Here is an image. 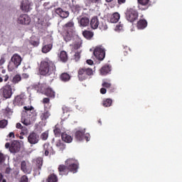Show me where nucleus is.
<instances>
[{"instance_id":"56","label":"nucleus","mask_w":182,"mask_h":182,"mask_svg":"<svg viewBox=\"0 0 182 182\" xmlns=\"http://www.w3.org/2000/svg\"><path fill=\"white\" fill-rule=\"evenodd\" d=\"M4 63H5V58H1L0 60V65H2Z\"/></svg>"},{"instance_id":"31","label":"nucleus","mask_w":182,"mask_h":182,"mask_svg":"<svg viewBox=\"0 0 182 182\" xmlns=\"http://www.w3.org/2000/svg\"><path fill=\"white\" fill-rule=\"evenodd\" d=\"M60 79L62 82H69L70 80V75L68 74V73H63L60 76Z\"/></svg>"},{"instance_id":"33","label":"nucleus","mask_w":182,"mask_h":182,"mask_svg":"<svg viewBox=\"0 0 182 182\" xmlns=\"http://www.w3.org/2000/svg\"><path fill=\"white\" fill-rule=\"evenodd\" d=\"M50 116V112L48 110L45 109V111L41 113L40 117L41 120H48Z\"/></svg>"},{"instance_id":"52","label":"nucleus","mask_w":182,"mask_h":182,"mask_svg":"<svg viewBox=\"0 0 182 182\" xmlns=\"http://www.w3.org/2000/svg\"><path fill=\"white\" fill-rule=\"evenodd\" d=\"M2 77H4V82H6L7 80H9V75H5L4 76H2Z\"/></svg>"},{"instance_id":"2","label":"nucleus","mask_w":182,"mask_h":182,"mask_svg":"<svg viewBox=\"0 0 182 182\" xmlns=\"http://www.w3.org/2000/svg\"><path fill=\"white\" fill-rule=\"evenodd\" d=\"M78 168L77 161L73 159H68L65 161V165H59L58 170L60 176H68L69 171L77 173Z\"/></svg>"},{"instance_id":"48","label":"nucleus","mask_w":182,"mask_h":182,"mask_svg":"<svg viewBox=\"0 0 182 182\" xmlns=\"http://www.w3.org/2000/svg\"><path fill=\"white\" fill-rule=\"evenodd\" d=\"M73 48L75 50H77V49H79V48H80V44L79 43H74L73 45Z\"/></svg>"},{"instance_id":"62","label":"nucleus","mask_w":182,"mask_h":182,"mask_svg":"<svg viewBox=\"0 0 182 182\" xmlns=\"http://www.w3.org/2000/svg\"><path fill=\"white\" fill-rule=\"evenodd\" d=\"M2 178H4V176L2 173H0V182L2 181Z\"/></svg>"},{"instance_id":"1","label":"nucleus","mask_w":182,"mask_h":182,"mask_svg":"<svg viewBox=\"0 0 182 182\" xmlns=\"http://www.w3.org/2000/svg\"><path fill=\"white\" fill-rule=\"evenodd\" d=\"M38 73L41 76H52L56 73V64L46 58L40 63Z\"/></svg>"},{"instance_id":"51","label":"nucleus","mask_w":182,"mask_h":182,"mask_svg":"<svg viewBox=\"0 0 182 182\" xmlns=\"http://www.w3.org/2000/svg\"><path fill=\"white\" fill-rule=\"evenodd\" d=\"M106 92H107L106 88L102 87V88L100 89V93H101L102 95H106Z\"/></svg>"},{"instance_id":"46","label":"nucleus","mask_w":182,"mask_h":182,"mask_svg":"<svg viewBox=\"0 0 182 182\" xmlns=\"http://www.w3.org/2000/svg\"><path fill=\"white\" fill-rule=\"evenodd\" d=\"M102 86L103 87H106L107 89H110V87H112V84L111 83H109L107 82H104L102 84Z\"/></svg>"},{"instance_id":"19","label":"nucleus","mask_w":182,"mask_h":182,"mask_svg":"<svg viewBox=\"0 0 182 182\" xmlns=\"http://www.w3.org/2000/svg\"><path fill=\"white\" fill-rule=\"evenodd\" d=\"M55 12L58 16H60V18H66L69 16V12L68 11H64L60 7L55 9Z\"/></svg>"},{"instance_id":"34","label":"nucleus","mask_w":182,"mask_h":182,"mask_svg":"<svg viewBox=\"0 0 182 182\" xmlns=\"http://www.w3.org/2000/svg\"><path fill=\"white\" fill-rule=\"evenodd\" d=\"M113 103V100L110 98H107L103 100L102 102V106L104 107H110L112 106V104Z\"/></svg>"},{"instance_id":"43","label":"nucleus","mask_w":182,"mask_h":182,"mask_svg":"<svg viewBox=\"0 0 182 182\" xmlns=\"http://www.w3.org/2000/svg\"><path fill=\"white\" fill-rule=\"evenodd\" d=\"M48 137H49V133L48 132H43L41 135V140H48Z\"/></svg>"},{"instance_id":"17","label":"nucleus","mask_w":182,"mask_h":182,"mask_svg":"<svg viewBox=\"0 0 182 182\" xmlns=\"http://www.w3.org/2000/svg\"><path fill=\"white\" fill-rule=\"evenodd\" d=\"M63 29L64 32H73L75 31V22L72 20L68 21L63 26Z\"/></svg>"},{"instance_id":"28","label":"nucleus","mask_w":182,"mask_h":182,"mask_svg":"<svg viewBox=\"0 0 182 182\" xmlns=\"http://www.w3.org/2000/svg\"><path fill=\"white\" fill-rule=\"evenodd\" d=\"M120 19V14L115 12L112 14L110 17V22L112 23H117Z\"/></svg>"},{"instance_id":"30","label":"nucleus","mask_w":182,"mask_h":182,"mask_svg":"<svg viewBox=\"0 0 182 182\" xmlns=\"http://www.w3.org/2000/svg\"><path fill=\"white\" fill-rule=\"evenodd\" d=\"M14 106H22L23 105V99L21 95L16 96L14 100Z\"/></svg>"},{"instance_id":"23","label":"nucleus","mask_w":182,"mask_h":182,"mask_svg":"<svg viewBox=\"0 0 182 182\" xmlns=\"http://www.w3.org/2000/svg\"><path fill=\"white\" fill-rule=\"evenodd\" d=\"M59 59H60V62H62L63 63H66V62H68V60H69V57L68 56V53L65 50L60 51V53L59 54Z\"/></svg>"},{"instance_id":"55","label":"nucleus","mask_w":182,"mask_h":182,"mask_svg":"<svg viewBox=\"0 0 182 182\" xmlns=\"http://www.w3.org/2000/svg\"><path fill=\"white\" fill-rule=\"evenodd\" d=\"M86 63H87V65H93V60H87Z\"/></svg>"},{"instance_id":"44","label":"nucleus","mask_w":182,"mask_h":182,"mask_svg":"<svg viewBox=\"0 0 182 182\" xmlns=\"http://www.w3.org/2000/svg\"><path fill=\"white\" fill-rule=\"evenodd\" d=\"M80 51H77L75 55H74V59L75 60V62H78V60H80Z\"/></svg>"},{"instance_id":"53","label":"nucleus","mask_w":182,"mask_h":182,"mask_svg":"<svg viewBox=\"0 0 182 182\" xmlns=\"http://www.w3.org/2000/svg\"><path fill=\"white\" fill-rule=\"evenodd\" d=\"M16 129H20V130L22 129L23 126L21 123H17L16 125Z\"/></svg>"},{"instance_id":"57","label":"nucleus","mask_w":182,"mask_h":182,"mask_svg":"<svg viewBox=\"0 0 182 182\" xmlns=\"http://www.w3.org/2000/svg\"><path fill=\"white\" fill-rule=\"evenodd\" d=\"M9 137H13L15 138V134L14 132H10L9 134Z\"/></svg>"},{"instance_id":"54","label":"nucleus","mask_w":182,"mask_h":182,"mask_svg":"<svg viewBox=\"0 0 182 182\" xmlns=\"http://www.w3.org/2000/svg\"><path fill=\"white\" fill-rule=\"evenodd\" d=\"M117 28L119 29V31H122V29H123V24H120L119 23V24L117 26Z\"/></svg>"},{"instance_id":"32","label":"nucleus","mask_w":182,"mask_h":182,"mask_svg":"<svg viewBox=\"0 0 182 182\" xmlns=\"http://www.w3.org/2000/svg\"><path fill=\"white\" fill-rule=\"evenodd\" d=\"M110 66L109 65H105L100 69V73L103 76H105V75H107L109 72H110Z\"/></svg>"},{"instance_id":"64","label":"nucleus","mask_w":182,"mask_h":182,"mask_svg":"<svg viewBox=\"0 0 182 182\" xmlns=\"http://www.w3.org/2000/svg\"><path fill=\"white\" fill-rule=\"evenodd\" d=\"M106 1V2H112V1H113V0H105Z\"/></svg>"},{"instance_id":"40","label":"nucleus","mask_w":182,"mask_h":182,"mask_svg":"<svg viewBox=\"0 0 182 182\" xmlns=\"http://www.w3.org/2000/svg\"><path fill=\"white\" fill-rule=\"evenodd\" d=\"M102 0H86V4L88 6L93 5V4H101Z\"/></svg>"},{"instance_id":"20","label":"nucleus","mask_w":182,"mask_h":182,"mask_svg":"<svg viewBox=\"0 0 182 182\" xmlns=\"http://www.w3.org/2000/svg\"><path fill=\"white\" fill-rule=\"evenodd\" d=\"M21 9L23 12H29L31 11V2L28 0H23L21 4Z\"/></svg>"},{"instance_id":"50","label":"nucleus","mask_w":182,"mask_h":182,"mask_svg":"<svg viewBox=\"0 0 182 182\" xmlns=\"http://www.w3.org/2000/svg\"><path fill=\"white\" fill-rule=\"evenodd\" d=\"M21 130L22 131L21 133H23V134L28 133V128H26V127H21Z\"/></svg>"},{"instance_id":"7","label":"nucleus","mask_w":182,"mask_h":182,"mask_svg":"<svg viewBox=\"0 0 182 182\" xmlns=\"http://www.w3.org/2000/svg\"><path fill=\"white\" fill-rule=\"evenodd\" d=\"M0 93L4 99H11L12 95H14V92H12V85L9 83L6 84L1 88Z\"/></svg>"},{"instance_id":"47","label":"nucleus","mask_w":182,"mask_h":182,"mask_svg":"<svg viewBox=\"0 0 182 182\" xmlns=\"http://www.w3.org/2000/svg\"><path fill=\"white\" fill-rule=\"evenodd\" d=\"M43 105H48V103H50V99L49 97L43 98Z\"/></svg>"},{"instance_id":"59","label":"nucleus","mask_w":182,"mask_h":182,"mask_svg":"<svg viewBox=\"0 0 182 182\" xmlns=\"http://www.w3.org/2000/svg\"><path fill=\"white\" fill-rule=\"evenodd\" d=\"M126 2V0H118V4L119 5H122V4H124Z\"/></svg>"},{"instance_id":"18","label":"nucleus","mask_w":182,"mask_h":182,"mask_svg":"<svg viewBox=\"0 0 182 182\" xmlns=\"http://www.w3.org/2000/svg\"><path fill=\"white\" fill-rule=\"evenodd\" d=\"M21 150V144L18 141H14L10 146V151L11 153H18Z\"/></svg>"},{"instance_id":"39","label":"nucleus","mask_w":182,"mask_h":182,"mask_svg":"<svg viewBox=\"0 0 182 182\" xmlns=\"http://www.w3.org/2000/svg\"><path fill=\"white\" fill-rule=\"evenodd\" d=\"M21 80H22V77L19 75H16L12 79V83L16 85V83H19Z\"/></svg>"},{"instance_id":"37","label":"nucleus","mask_w":182,"mask_h":182,"mask_svg":"<svg viewBox=\"0 0 182 182\" xmlns=\"http://www.w3.org/2000/svg\"><path fill=\"white\" fill-rule=\"evenodd\" d=\"M47 182H58V176L54 173L49 175L47 178Z\"/></svg>"},{"instance_id":"49","label":"nucleus","mask_w":182,"mask_h":182,"mask_svg":"<svg viewBox=\"0 0 182 182\" xmlns=\"http://www.w3.org/2000/svg\"><path fill=\"white\" fill-rule=\"evenodd\" d=\"M5 161V156L4 154L0 153V163H4Z\"/></svg>"},{"instance_id":"9","label":"nucleus","mask_w":182,"mask_h":182,"mask_svg":"<svg viewBox=\"0 0 182 182\" xmlns=\"http://www.w3.org/2000/svg\"><path fill=\"white\" fill-rule=\"evenodd\" d=\"M85 130H78L75 132V139L77 141H82V140H86L87 141H90V134H85Z\"/></svg>"},{"instance_id":"8","label":"nucleus","mask_w":182,"mask_h":182,"mask_svg":"<svg viewBox=\"0 0 182 182\" xmlns=\"http://www.w3.org/2000/svg\"><path fill=\"white\" fill-rule=\"evenodd\" d=\"M93 55L98 60H103L106 58V50L102 48V46H97L93 51Z\"/></svg>"},{"instance_id":"60","label":"nucleus","mask_w":182,"mask_h":182,"mask_svg":"<svg viewBox=\"0 0 182 182\" xmlns=\"http://www.w3.org/2000/svg\"><path fill=\"white\" fill-rule=\"evenodd\" d=\"M5 147H6V149H11V144H9V143H6V144H5Z\"/></svg>"},{"instance_id":"61","label":"nucleus","mask_w":182,"mask_h":182,"mask_svg":"<svg viewBox=\"0 0 182 182\" xmlns=\"http://www.w3.org/2000/svg\"><path fill=\"white\" fill-rule=\"evenodd\" d=\"M1 73H2L3 75H5V74L6 73V70L3 69V70H1Z\"/></svg>"},{"instance_id":"63","label":"nucleus","mask_w":182,"mask_h":182,"mask_svg":"<svg viewBox=\"0 0 182 182\" xmlns=\"http://www.w3.org/2000/svg\"><path fill=\"white\" fill-rule=\"evenodd\" d=\"M2 82H4V78H2V77H0V83H2Z\"/></svg>"},{"instance_id":"5","label":"nucleus","mask_w":182,"mask_h":182,"mask_svg":"<svg viewBox=\"0 0 182 182\" xmlns=\"http://www.w3.org/2000/svg\"><path fill=\"white\" fill-rule=\"evenodd\" d=\"M77 73L79 80L83 82V80H86L89 76H92V75H93V70L89 68H82L78 70Z\"/></svg>"},{"instance_id":"22","label":"nucleus","mask_w":182,"mask_h":182,"mask_svg":"<svg viewBox=\"0 0 182 182\" xmlns=\"http://www.w3.org/2000/svg\"><path fill=\"white\" fill-rule=\"evenodd\" d=\"M90 23V20L86 16L81 17L80 19L78 20V23H80V26H82L83 28L87 26Z\"/></svg>"},{"instance_id":"29","label":"nucleus","mask_w":182,"mask_h":182,"mask_svg":"<svg viewBox=\"0 0 182 182\" xmlns=\"http://www.w3.org/2000/svg\"><path fill=\"white\" fill-rule=\"evenodd\" d=\"M136 28L138 29H145V28H147V21L140 19L136 23Z\"/></svg>"},{"instance_id":"25","label":"nucleus","mask_w":182,"mask_h":182,"mask_svg":"<svg viewBox=\"0 0 182 182\" xmlns=\"http://www.w3.org/2000/svg\"><path fill=\"white\" fill-rule=\"evenodd\" d=\"M63 39L65 42H70L73 38V32L72 31H64L63 33Z\"/></svg>"},{"instance_id":"4","label":"nucleus","mask_w":182,"mask_h":182,"mask_svg":"<svg viewBox=\"0 0 182 182\" xmlns=\"http://www.w3.org/2000/svg\"><path fill=\"white\" fill-rule=\"evenodd\" d=\"M21 63H22V57L17 53L14 54L8 65L9 72H13L15 69H18Z\"/></svg>"},{"instance_id":"3","label":"nucleus","mask_w":182,"mask_h":182,"mask_svg":"<svg viewBox=\"0 0 182 182\" xmlns=\"http://www.w3.org/2000/svg\"><path fill=\"white\" fill-rule=\"evenodd\" d=\"M25 111H23L21 115V123L25 126H29L31 124V120L29 117L35 114V108L32 106H25L23 107Z\"/></svg>"},{"instance_id":"16","label":"nucleus","mask_w":182,"mask_h":182,"mask_svg":"<svg viewBox=\"0 0 182 182\" xmlns=\"http://www.w3.org/2000/svg\"><path fill=\"white\" fill-rule=\"evenodd\" d=\"M43 151H44V156H46L55 154V151L53 150V147L49 143L44 144Z\"/></svg>"},{"instance_id":"10","label":"nucleus","mask_w":182,"mask_h":182,"mask_svg":"<svg viewBox=\"0 0 182 182\" xmlns=\"http://www.w3.org/2000/svg\"><path fill=\"white\" fill-rule=\"evenodd\" d=\"M53 48V39H49L47 41H45L43 43V47L41 48V52L43 53H49L52 50Z\"/></svg>"},{"instance_id":"36","label":"nucleus","mask_w":182,"mask_h":182,"mask_svg":"<svg viewBox=\"0 0 182 182\" xmlns=\"http://www.w3.org/2000/svg\"><path fill=\"white\" fill-rule=\"evenodd\" d=\"M53 132L55 134V136H56V137H59V136H60V134H62V129H60V127H59V124H56L55 126Z\"/></svg>"},{"instance_id":"21","label":"nucleus","mask_w":182,"mask_h":182,"mask_svg":"<svg viewBox=\"0 0 182 182\" xmlns=\"http://www.w3.org/2000/svg\"><path fill=\"white\" fill-rule=\"evenodd\" d=\"M99 18L97 16H94L90 20V26L92 29H97L99 28Z\"/></svg>"},{"instance_id":"12","label":"nucleus","mask_w":182,"mask_h":182,"mask_svg":"<svg viewBox=\"0 0 182 182\" xmlns=\"http://www.w3.org/2000/svg\"><path fill=\"white\" fill-rule=\"evenodd\" d=\"M39 140V135L36 132H31L28 136V141L30 144H38Z\"/></svg>"},{"instance_id":"27","label":"nucleus","mask_w":182,"mask_h":182,"mask_svg":"<svg viewBox=\"0 0 182 182\" xmlns=\"http://www.w3.org/2000/svg\"><path fill=\"white\" fill-rule=\"evenodd\" d=\"M61 139L65 143H72L73 141V137L65 132L61 134Z\"/></svg>"},{"instance_id":"26","label":"nucleus","mask_w":182,"mask_h":182,"mask_svg":"<svg viewBox=\"0 0 182 182\" xmlns=\"http://www.w3.org/2000/svg\"><path fill=\"white\" fill-rule=\"evenodd\" d=\"M40 40L38 37L35 36H32L29 40V43L32 46H34V48H36L37 46H39Z\"/></svg>"},{"instance_id":"11","label":"nucleus","mask_w":182,"mask_h":182,"mask_svg":"<svg viewBox=\"0 0 182 182\" xmlns=\"http://www.w3.org/2000/svg\"><path fill=\"white\" fill-rule=\"evenodd\" d=\"M36 163V168L33 171L35 172L36 176L37 174H41V170H42V166H43V158L39 156L34 160Z\"/></svg>"},{"instance_id":"41","label":"nucleus","mask_w":182,"mask_h":182,"mask_svg":"<svg viewBox=\"0 0 182 182\" xmlns=\"http://www.w3.org/2000/svg\"><path fill=\"white\" fill-rule=\"evenodd\" d=\"M80 9H82V7H80V6L79 5H74L72 6V11L74 13V14H79V11H80Z\"/></svg>"},{"instance_id":"45","label":"nucleus","mask_w":182,"mask_h":182,"mask_svg":"<svg viewBox=\"0 0 182 182\" xmlns=\"http://www.w3.org/2000/svg\"><path fill=\"white\" fill-rule=\"evenodd\" d=\"M29 178L26 176L23 175L21 177L19 182H28Z\"/></svg>"},{"instance_id":"58","label":"nucleus","mask_w":182,"mask_h":182,"mask_svg":"<svg viewBox=\"0 0 182 182\" xmlns=\"http://www.w3.org/2000/svg\"><path fill=\"white\" fill-rule=\"evenodd\" d=\"M22 77L24 78V79H28V77H29V75L26 73H23L22 75Z\"/></svg>"},{"instance_id":"38","label":"nucleus","mask_w":182,"mask_h":182,"mask_svg":"<svg viewBox=\"0 0 182 182\" xmlns=\"http://www.w3.org/2000/svg\"><path fill=\"white\" fill-rule=\"evenodd\" d=\"M55 146L56 147H58L60 150H65L66 145H65V144H63L62 142V141L58 140L56 143H55Z\"/></svg>"},{"instance_id":"42","label":"nucleus","mask_w":182,"mask_h":182,"mask_svg":"<svg viewBox=\"0 0 182 182\" xmlns=\"http://www.w3.org/2000/svg\"><path fill=\"white\" fill-rule=\"evenodd\" d=\"M8 126V120L3 119L0 121V129H5Z\"/></svg>"},{"instance_id":"14","label":"nucleus","mask_w":182,"mask_h":182,"mask_svg":"<svg viewBox=\"0 0 182 182\" xmlns=\"http://www.w3.org/2000/svg\"><path fill=\"white\" fill-rule=\"evenodd\" d=\"M17 22L21 25H29L31 23V17L27 14H21L18 18Z\"/></svg>"},{"instance_id":"35","label":"nucleus","mask_w":182,"mask_h":182,"mask_svg":"<svg viewBox=\"0 0 182 182\" xmlns=\"http://www.w3.org/2000/svg\"><path fill=\"white\" fill-rule=\"evenodd\" d=\"M82 35L86 39H92V38H93V32L90 31H83Z\"/></svg>"},{"instance_id":"24","label":"nucleus","mask_w":182,"mask_h":182,"mask_svg":"<svg viewBox=\"0 0 182 182\" xmlns=\"http://www.w3.org/2000/svg\"><path fill=\"white\" fill-rule=\"evenodd\" d=\"M44 95L50 99H55V97L56 96L55 91L50 87H48L45 90Z\"/></svg>"},{"instance_id":"13","label":"nucleus","mask_w":182,"mask_h":182,"mask_svg":"<svg viewBox=\"0 0 182 182\" xmlns=\"http://www.w3.org/2000/svg\"><path fill=\"white\" fill-rule=\"evenodd\" d=\"M21 170L25 173V174H31L32 171V166H31V163L26 162V161H21Z\"/></svg>"},{"instance_id":"6","label":"nucleus","mask_w":182,"mask_h":182,"mask_svg":"<svg viewBox=\"0 0 182 182\" xmlns=\"http://www.w3.org/2000/svg\"><path fill=\"white\" fill-rule=\"evenodd\" d=\"M125 18L128 22H136L139 19V11L134 9H129L125 13Z\"/></svg>"},{"instance_id":"15","label":"nucleus","mask_w":182,"mask_h":182,"mask_svg":"<svg viewBox=\"0 0 182 182\" xmlns=\"http://www.w3.org/2000/svg\"><path fill=\"white\" fill-rule=\"evenodd\" d=\"M150 0H138V9L140 11H147L150 8Z\"/></svg>"}]
</instances>
